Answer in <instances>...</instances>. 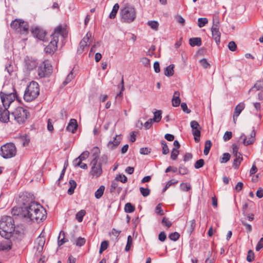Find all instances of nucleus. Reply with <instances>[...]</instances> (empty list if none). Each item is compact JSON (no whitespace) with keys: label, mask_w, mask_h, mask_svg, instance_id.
Returning <instances> with one entry per match:
<instances>
[{"label":"nucleus","mask_w":263,"mask_h":263,"mask_svg":"<svg viewBox=\"0 0 263 263\" xmlns=\"http://www.w3.org/2000/svg\"><path fill=\"white\" fill-rule=\"evenodd\" d=\"M0 97L4 108L3 109L0 107V121L6 123L9 120V111L8 108L16 98L14 87L11 85H4L3 91L0 92Z\"/></svg>","instance_id":"1"},{"label":"nucleus","mask_w":263,"mask_h":263,"mask_svg":"<svg viewBox=\"0 0 263 263\" xmlns=\"http://www.w3.org/2000/svg\"><path fill=\"white\" fill-rule=\"evenodd\" d=\"M21 215L32 221L39 222L46 217V211L40 204L31 202L22 208Z\"/></svg>","instance_id":"2"},{"label":"nucleus","mask_w":263,"mask_h":263,"mask_svg":"<svg viewBox=\"0 0 263 263\" xmlns=\"http://www.w3.org/2000/svg\"><path fill=\"white\" fill-rule=\"evenodd\" d=\"M14 230L13 218L10 216H3L0 220V235L6 239H9Z\"/></svg>","instance_id":"3"},{"label":"nucleus","mask_w":263,"mask_h":263,"mask_svg":"<svg viewBox=\"0 0 263 263\" xmlns=\"http://www.w3.org/2000/svg\"><path fill=\"white\" fill-rule=\"evenodd\" d=\"M64 29L61 26L57 27L54 32L51 35V40L50 43L45 48V51L47 53L53 54L57 50V44L59 42V36L60 35L63 36Z\"/></svg>","instance_id":"4"},{"label":"nucleus","mask_w":263,"mask_h":263,"mask_svg":"<svg viewBox=\"0 0 263 263\" xmlns=\"http://www.w3.org/2000/svg\"><path fill=\"white\" fill-rule=\"evenodd\" d=\"M40 94L39 84L32 81L27 86L24 95V99L27 102H30L35 99Z\"/></svg>","instance_id":"5"},{"label":"nucleus","mask_w":263,"mask_h":263,"mask_svg":"<svg viewBox=\"0 0 263 263\" xmlns=\"http://www.w3.org/2000/svg\"><path fill=\"white\" fill-rule=\"evenodd\" d=\"M16 154V148L12 143H7L2 146L0 149L1 156L5 159L14 157Z\"/></svg>","instance_id":"6"},{"label":"nucleus","mask_w":263,"mask_h":263,"mask_svg":"<svg viewBox=\"0 0 263 263\" xmlns=\"http://www.w3.org/2000/svg\"><path fill=\"white\" fill-rule=\"evenodd\" d=\"M121 15L122 20L126 23H131L134 21L136 18V12L134 7L132 6H126L121 10Z\"/></svg>","instance_id":"7"},{"label":"nucleus","mask_w":263,"mask_h":263,"mask_svg":"<svg viewBox=\"0 0 263 263\" xmlns=\"http://www.w3.org/2000/svg\"><path fill=\"white\" fill-rule=\"evenodd\" d=\"M11 27L20 34H26L28 32V23L21 20L16 19L10 24Z\"/></svg>","instance_id":"8"},{"label":"nucleus","mask_w":263,"mask_h":263,"mask_svg":"<svg viewBox=\"0 0 263 263\" xmlns=\"http://www.w3.org/2000/svg\"><path fill=\"white\" fill-rule=\"evenodd\" d=\"M12 115L19 124L23 123L27 118V111L22 107H17Z\"/></svg>","instance_id":"9"},{"label":"nucleus","mask_w":263,"mask_h":263,"mask_svg":"<svg viewBox=\"0 0 263 263\" xmlns=\"http://www.w3.org/2000/svg\"><path fill=\"white\" fill-rule=\"evenodd\" d=\"M99 156H95L91 161L92 167L89 173L90 175L93 177L98 178L101 176L102 173V165L98 162Z\"/></svg>","instance_id":"10"},{"label":"nucleus","mask_w":263,"mask_h":263,"mask_svg":"<svg viewBox=\"0 0 263 263\" xmlns=\"http://www.w3.org/2000/svg\"><path fill=\"white\" fill-rule=\"evenodd\" d=\"M38 75L41 78L50 75L52 72L51 65L45 62H43L38 68Z\"/></svg>","instance_id":"11"},{"label":"nucleus","mask_w":263,"mask_h":263,"mask_svg":"<svg viewBox=\"0 0 263 263\" xmlns=\"http://www.w3.org/2000/svg\"><path fill=\"white\" fill-rule=\"evenodd\" d=\"M191 127L192 128V134L194 136L196 142H198L200 137V127L199 123L196 121H192L190 123Z\"/></svg>","instance_id":"12"},{"label":"nucleus","mask_w":263,"mask_h":263,"mask_svg":"<svg viewBox=\"0 0 263 263\" xmlns=\"http://www.w3.org/2000/svg\"><path fill=\"white\" fill-rule=\"evenodd\" d=\"M255 135H256V133L255 132V130H253L252 131L251 133L250 134V137H249L248 138V139H247L246 138L245 135L243 133L240 136V139H242L243 144L247 146V145L252 144V143H254V142L255 141Z\"/></svg>","instance_id":"13"},{"label":"nucleus","mask_w":263,"mask_h":263,"mask_svg":"<svg viewBox=\"0 0 263 263\" xmlns=\"http://www.w3.org/2000/svg\"><path fill=\"white\" fill-rule=\"evenodd\" d=\"M122 138L121 135H117L114 137L112 141H110L107 144L108 148L114 149L116 148L120 143Z\"/></svg>","instance_id":"14"},{"label":"nucleus","mask_w":263,"mask_h":263,"mask_svg":"<svg viewBox=\"0 0 263 263\" xmlns=\"http://www.w3.org/2000/svg\"><path fill=\"white\" fill-rule=\"evenodd\" d=\"M31 32L33 36L39 39V40H43L45 37V32L43 29L39 27H32L31 29Z\"/></svg>","instance_id":"15"},{"label":"nucleus","mask_w":263,"mask_h":263,"mask_svg":"<svg viewBox=\"0 0 263 263\" xmlns=\"http://www.w3.org/2000/svg\"><path fill=\"white\" fill-rule=\"evenodd\" d=\"M212 36L217 44H218L220 41V32L217 25L214 24L212 27Z\"/></svg>","instance_id":"16"},{"label":"nucleus","mask_w":263,"mask_h":263,"mask_svg":"<svg viewBox=\"0 0 263 263\" xmlns=\"http://www.w3.org/2000/svg\"><path fill=\"white\" fill-rule=\"evenodd\" d=\"M45 241V239L42 237H39L35 240L34 248L38 253H40L42 252Z\"/></svg>","instance_id":"17"},{"label":"nucleus","mask_w":263,"mask_h":263,"mask_svg":"<svg viewBox=\"0 0 263 263\" xmlns=\"http://www.w3.org/2000/svg\"><path fill=\"white\" fill-rule=\"evenodd\" d=\"M78 124L76 119H71L66 127L67 130L74 133L77 129Z\"/></svg>","instance_id":"18"},{"label":"nucleus","mask_w":263,"mask_h":263,"mask_svg":"<svg viewBox=\"0 0 263 263\" xmlns=\"http://www.w3.org/2000/svg\"><path fill=\"white\" fill-rule=\"evenodd\" d=\"M7 239L0 242V251H8L11 249V242L8 239Z\"/></svg>","instance_id":"19"},{"label":"nucleus","mask_w":263,"mask_h":263,"mask_svg":"<svg viewBox=\"0 0 263 263\" xmlns=\"http://www.w3.org/2000/svg\"><path fill=\"white\" fill-rule=\"evenodd\" d=\"M180 92L176 91L173 96L172 100V105L174 107H178L180 104Z\"/></svg>","instance_id":"20"},{"label":"nucleus","mask_w":263,"mask_h":263,"mask_svg":"<svg viewBox=\"0 0 263 263\" xmlns=\"http://www.w3.org/2000/svg\"><path fill=\"white\" fill-rule=\"evenodd\" d=\"M89 153L87 151L83 152L78 158L75 159L73 162H78V164L80 165V162L86 160L89 156Z\"/></svg>","instance_id":"21"},{"label":"nucleus","mask_w":263,"mask_h":263,"mask_svg":"<svg viewBox=\"0 0 263 263\" xmlns=\"http://www.w3.org/2000/svg\"><path fill=\"white\" fill-rule=\"evenodd\" d=\"M245 107V104L243 102H240L237 105H236L235 107L234 112V115H235V116L238 117L241 111L244 109Z\"/></svg>","instance_id":"22"},{"label":"nucleus","mask_w":263,"mask_h":263,"mask_svg":"<svg viewBox=\"0 0 263 263\" xmlns=\"http://www.w3.org/2000/svg\"><path fill=\"white\" fill-rule=\"evenodd\" d=\"M174 67L175 65L174 64H171L166 67L164 70V74L167 77L172 76L174 73Z\"/></svg>","instance_id":"23"},{"label":"nucleus","mask_w":263,"mask_h":263,"mask_svg":"<svg viewBox=\"0 0 263 263\" xmlns=\"http://www.w3.org/2000/svg\"><path fill=\"white\" fill-rule=\"evenodd\" d=\"M190 45L194 47L195 46H200L201 45V40L200 37H193L189 40Z\"/></svg>","instance_id":"24"},{"label":"nucleus","mask_w":263,"mask_h":263,"mask_svg":"<svg viewBox=\"0 0 263 263\" xmlns=\"http://www.w3.org/2000/svg\"><path fill=\"white\" fill-rule=\"evenodd\" d=\"M254 90L263 92V80L257 81L254 86L250 89V91Z\"/></svg>","instance_id":"25"},{"label":"nucleus","mask_w":263,"mask_h":263,"mask_svg":"<svg viewBox=\"0 0 263 263\" xmlns=\"http://www.w3.org/2000/svg\"><path fill=\"white\" fill-rule=\"evenodd\" d=\"M242 160V157L241 155H238L235 156V158L233 160V166L235 168H237Z\"/></svg>","instance_id":"26"},{"label":"nucleus","mask_w":263,"mask_h":263,"mask_svg":"<svg viewBox=\"0 0 263 263\" xmlns=\"http://www.w3.org/2000/svg\"><path fill=\"white\" fill-rule=\"evenodd\" d=\"M67 241V240L65 238V233L63 231H61L58 237V246L60 247L63 245L64 243Z\"/></svg>","instance_id":"27"},{"label":"nucleus","mask_w":263,"mask_h":263,"mask_svg":"<svg viewBox=\"0 0 263 263\" xmlns=\"http://www.w3.org/2000/svg\"><path fill=\"white\" fill-rule=\"evenodd\" d=\"M70 187L69 188L67 191V193L71 195L73 194L74 190L77 186V183L73 180H70L69 182Z\"/></svg>","instance_id":"28"},{"label":"nucleus","mask_w":263,"mask_h":263,"mask_svg":"<svg viewBox=\"0 0 263 263\" xmlns=\"http://www.w3.org/2000/svg\"><path fill=\"white\" fill-rule=\"evenodd\" d=\"M104 190L105 186L104 185H101L95 193V197L97 199H100L103 196Z\"/></svg>","instance_id":"29"},{"label":"nucleus","mask_w":263,"mask_h":263,"mask_svg":"<svg viewBox=\"0 0 263 263\" xmlns=\"http://www.w3.org/2000/svg\"><path fill=\"white\" fill-rule=\"evenodd\" d=\"M119 5L118 4H116L114 6L112 9L109 14V18L111 19L114 18L116 17V14L119 10Z\"/></svg>","instance_id":"30"},{"label":"nucleus","mask_w":263,"mask_h":263,"mask_svg":"<svg viewBox=\"0 0 263 263\" xmlns=\"http://www.w3.org/2000/svg\"><path fill=\"white\" fill-rule=\"evenodd\" d=\"M135 210V207L134 205L132 204V203L128 202L125 204L124 207L125 212L126 213H132Z\"/></svg>","instance_id":"31"},{"label":"nucleus","mask_w":263,"mask_h":263,"mask_svg":"<svg viewBox=\"0 0 263 263\" xmlns=\"http://www.w3.org/2000/svg\"><path fill=\"white\" fill-rule=\"evenodd\" d=\"M86 214V212L84 210H82L78 212L76 215V218L78 220L79 222L82 221L83 217Z\"/></svg>","instance_id":"32"},{"label":"nucleus","mask_w":263,"mask_h":263,"mask_svg":"<svg viewBox=\"0 0 263 263\" xmlns=\"http://www.w3.org/2000/svg\"><path fill=\"white\" fill-rule=\"evenodd\" d=\"M74 76L73 74V73L72 72V70L71 71V72L68 74L67 76L66 79L63 83V85L64 86H66L67 84H68L71 81L74 79Z\"/></svg>","instance_id":"33"},{"label":"nucleus","mask_w":263,"mask_h":263,"mask_svg":"<svg viewBox=\"0 0 263 263\" xmlns=\"http://www.w3.org/2000/svg\"><path fill=\"white\" fill-rule=\"evenodd\" d=\"M211 146V141L210 140H206L205 142L204 149L203 151V153L205 155H207L209 154Z\"/></svg>","instance_id":"34"},{"label":"nucleus","mask_w":263,"mask_h":263,"mask_svg":"<svg viewBox=\"0 0 263 263\" xmlns=\"http://www.w3.org/2000/svg\"><path fill=\"white\" fill-rule=\"evenodd\" d=\"M154 117L152 119L154 122H159L162 118L161 116V110H157L154 113Z\"/></svg>","instance_id":"35"},{"label":"nucleus","mask_w":263,"mask_h":263,"mask_svg":"<svg viewBox=\"0 0 263 263\" xmlns=\"http://www.w3.org/2000/svg\"><path fill=\"white\" fill-rule=\"evenodd\" d=\"M208 23V20L205 17H200L198 20V26L200 28L204 27Z\"/></svg>","instance_id":"36"},{"label":"nucleus","mask_w":263,"mask_h":263,"mask_svg":"<svg viewBox=\"0 0 263 263\" xmlns=\"http://www.w3.org/2000/svg\"><path fill=\"white\" fill-rule=\"evenodd\" d=\"M119 185V182L117 181V179L116 178L111 182L110 187V192L111 193L114 192L118 188Z\"/></svg>","instance_id":"37"},{"label":"nucleus","mask_w":263,"mask_h":263,"mask_svg":"<svg viewBox=\"0 0 263 263\" xmlns=\"http://www.w3.org/2000/svg\"><path fill=\"white\" fill-rule=\"evenodd\" d=\"M230 154L228 153H225L222 155V157L221 158L220 162L221 163H225L230 160Z\"/></svg>","instance_id":"38"},{"label":"nucleus","mask_w":263,"mask_h":263,"mask_svg":"<svg viewBox=\"0 0 263 263\" xmlns=\"http://www.w3.org/2000/svg\"><path fill=\"white\" fill-rule=\"evenodd\" d=\"M161 144L162 146V154L163 155H166L169 153V148L166 144L165 141L162 140L161 142Z\"/></svg>","instance_id":"39"},{"label":"nucleus","mask_w":263,"mask_h":263,"mask_svg":"<svg viewBox=\"0 0 263 263\" xmlns=\"http://www.w3.org/2000/svg\"><path fill=\"white\" fill-rule=\"evenodd\" d=\"M179 154V152L178 149H177L176 148H173L171 151V159H172L173 160H175L177 159Z\"/></svg>","instance_id":"40"},{"label":"nucleus","mask_w":263,"mask_h":263,"mask_svg":"<svg viewBox=\"0 0 263 263\" xmlns=\"http://www.w3.org/2000/svg\"><path fill=\"white\" fill-rule=\"evenodd\" d=\"M132 242H133L132 237H131L130 235H129L127 237V243H126V247L125 248V251L128 252L129 251V250L132 247Z\"/></svg>","instance_id":"41"},{"label":"nucleus","mask_w":263,"mask_h":263,"mask_svg":"<svg viewBox=\"0 0 263 263\" xmlns=\"http://www.w3.org/2000/svg\"><path fill=\"white\" fill-rule=\"evenodd\" d=\"M139 190L141 194L144 197H147L150 194V190L148 188L140 187Z\"/></svg>","instance_id":"42"},{"label":"nucleus","mask_w":263,"mask_h":263,"mask_svg":"<svg viewBox=\"0 0 263 263\" xmlns=\"http://www.w3.org/2000/svg\"><path fill=\"white\" fill-rule=\"evenodd\" d=\"M162 224L166 227L167 228H169L172 226V223L171 221L169 220L168 218L167 217H163L162 220Z\"/></svg>","instance_id":"43"},{"label":"nucleus","mask_w":263,"mask_h":263,"mask_svg":"<svg viewBox=\"0 0 263 263\" xmlns=\"http://www.w3.org/2000/svg\"><path fill=\"white\" fill-rule=\"evenodd\" d=\"M108 246V242L107 240H104L101 242L100 248L99 253H101L102 252L107 249Z\"/></svg>","instance_id":"44"},{"label":"nucleus","mask_w":263,"mask_h":263,"mask_svg":"<svg viewBox=\"0 0 263 263\" xmlns=\"http://www.w3.org/2000/svg\"><path fill=\"white\" fill-rule=\"evenodd\" d=\"M179 237L180 234L177 232L172 233L168 236V238L173 241H177L179 239Z\"/></svg>","instance_id":"45"},{"label":"nucleus","mask_w":263,"mask_h":263,"mask_svg":"<svg viewBox=\"0 0 263 263\" xmlns=\"http://www.w3.org/2000/svg\"><path fill=\"white\" fill-rule=\"evenodd\" d=\"M204 164V161L202 159H200L197 161L194 164V167L196 169L200 168L202 167Z\"/></svg>","instance_id":"46"},{"label":"nucleus","mask_w":263,"mask_h":263,"mask_svg":"<svg viewBox=\"0 0 263 263\" xmlns=\"http://www.w3.org/2000/svg\"><path fill=\"white\" fill-rule=\"evenodd\" d=\"M147 24L151 27L153 29L157 30L158 27V23L155 21H148Z\"/></svg>","instance_id":"47"},{"label":"nucleus","mask_w":263,"mask_h":263,"mask_svg":"<svg viewBox=\"0 0 263 263\" xmlns=\"http://www.w3.org/2000/svg\"><path fill=\"white\" fill-rule=\"evenodd\" d=\"M180 186L181 190L185 192L189 191L191 188V185L187 183H182Z\"/></svg>","instance_id":"48"},{"label":"nucleus","mask_w":263,"mask_h":263,"mask_svg":"<svg viewBox=\"0 0 263 263\" xmlns=\"http://www.w3.org/2000/svg\"><path fill=\"white\" fill-rule=\"evenodd\" d=\"M88 44L85 43L81 41L79 44V47L78 49V52L79 53H81L83 52L85 47L88 46Z\"/></svg>","instance_id":"49"},{"label":"nucleus","mask_w":263,"mask_h":263,"mask_svg":"<svg viewBox=\"0 0 263 263\" xmlns=\"http://www.w3.org/2000/svg\"><path fill=\"white\" fill-rule=\"evenodd\" d=\"M85 239L84 238L80 237L76 240L75 244L77 246L81 247L85 244Z\"/></svg>","instance_id":"50"},{"label":"nucleus","mask_w":263,"mask_h":263,"mask_svg":"<svg viewBox=\"0 0 263 263\" xmlns=\"http://www.w3.org/2000/svg\"><path fill=\"white\" fill-rule=\"evenodd\" d=\"M36 66V62L35 61H31L26 63L27 68L28 70H31L33 69Z\"/></svg>","instance_id":"51"},{"label":"nucleus","mask_w":263,"mask_h":263,"mask_svg":"<svg viewBox=\"0 0 263 263\" xmlns=\"http://www.w3.org/2000/svg\"><path fill=\"white\" fill-rule=\"evenodd\" d=\"M116 179H117V181H121L122 183H125L127 181V177L124 175L119 174L116 177Z\"/></svg>","instance_id":"52"},{"label":"nucleus","mask_w":263,"mask_h":263,"mask_svg":"<svg viewBox=\"0 0 263 263\" xmlns=\"http://www.w3.org/2000/svg\"><path fill=\"white\" fill-rule=\"evenodd\" d=\"M254 253L253 251L250 250L248 252V255L247 257V260L249 262H251L254 260Z\"/></svg>","instance_id":"53"},{"label":"nucleus","mask_w":263,"mask_h":263,"mask_svg":"<svg viewBox=\"0 0 263 263\" xmlns=\"http://www.w3.org/2000/svg\"><path fill=\"white\" fill-rule=\"evenodd\" d=\"M66 169V166H65V165H64V168H63V170H62V171L61 172L60 177L59 178L58 180L57 181V183L58 185H60L61 181L63 179V177H64Z\"/></svg>","instance_id":"54"},{"label":"nucleus","mask_w":263,"mask_h":263,"mask_svg":"<svg viewBox=\"0 0 263 263\" xmlns=\"http://www.w3.org/2000/svg\"><path fill=\"white\" fill-rule=\"evenodd\" d=\"M232 137V132L227 131L223 135V139L224 141H228L231 139Z\"/></svg>","instance_id":"55"},{"label":"nucleus","mask_w":263,"mask_h":263,"mask_svg":"<svg viewBox=\"0 0 263 263\" xmlns=\"http://www.w3.org/2000/svg\"><path fill=\"white\" fill-rule=\"evenodd\" d=\"M156 213L160 216L164 215V212L161 208V204L159 203L156 207Z\"/></svg>","instance_id":"56"},{"label":"nucleus","mask_w":263,"mask_h":263,"mask_svg":"<svg viewBox=\"0 0 263 263\" xmlns=\"http://www.w3.org/2000/svg\"><path fill=\"white\" fill-rule=\"evenodd\" d=\"M188 173V170L187 168L183 166V165H181L179 166V173L181 175H185L186 174H187Z\"/></svg>","instance_id":"57"},{"label":"nucleus","mask_w":263,"mask_h":263,"mask_svg":"<svg viewBox=\"0 0 263 263\" xmlns=\"http://www.w3.org/2000/svg\"><path fill=\"white\" fill-rule=\"evenodd\" d=\"M201 65L204 68H207L210 66V64L205 59H202L199 61Z\"/></svg>","instance_id":"58"},{"label":"nucleus","mask_w":263,"mask_h":263,"mask_svg":"<svg viewBox=\"0 0 263 263\" xmlns=\"http://www.w3.org/2000/svg\"><path fill=\"white\" fill-rule=\"evenodd\" d=\"M73 164L74 167H80L83 169L86 170L88 168L87 165L85 163L80 162V165L78 164V162H73Z\"/></svg>","instance_id":"59"},{"label":"nucleus","mask_w":263,"mask_h":263,"mask_svg":"<svg viewBox=\"0 0 263 263\" xmlns=\"http://www.w3.org/2000/svg\"><path fill=\"white\" fill-rule=\"evenodd\" d=\"M232 149L233 154L235 157L238 156V155H241L240 153L238 152V147L236 144H233L232 145Z\"/></svg>","instance_id":"60"},{"label":"nucleus","mask_w":263,"mask_h":263,"mask_svg":"<svg viewBox=\"0 0 263 263\" xmlns=\"http://www.w3.org/2000/svg\"><path fill=\"white\" fill-rule=\"evenodd\" d=\"M166 238V235L165 233L163 231L159 233V236H158L159 240L161 242H163L165 240Z\"/></svg>","instance_id":"61"},{"label":"nucleus","mask_w":263,"mask_h":263,"mask_svg":"<svg viewBox=\"0 0 263 263\" xmlns=\"http://www.w3.org/2000/svg\"><path fill=\"white\" fill-rule=\"evenodd\" d=\"M237 46L235 43L233 41L229 42L228 44V48L231 51H234L236 50Z\"/></svg>","instance_id":"62"},{"label":"nucleus","mask_w":263,"mask_h":263,"mask_svg":"<svg viewBox=\"0 0 263 263\" xmlns=\"http://www.w3.org/2000/svg\"><path fill=\"white\" fill-rule=\"evenodd\" d=\"M263 248V238H260L259 241L258 242L255 249L256 251H259L261 249Z\"/></svg>","instance_id":"63"},{"label":"nucleus","mask_w":263,"mask_h":263,"mask_svg":"<svg viewBox=\"0 0 263 263\" xmlns=\"http://www.w3.org/2000/svg\"><path fill=\"white\" fill-rule=\"evenodd\" d=\"M154 121H153V119H148L144 125V127L145 129H148L150 128L152 125V123Z\"/></svg>","instance_id":"64"}]
</instances>
